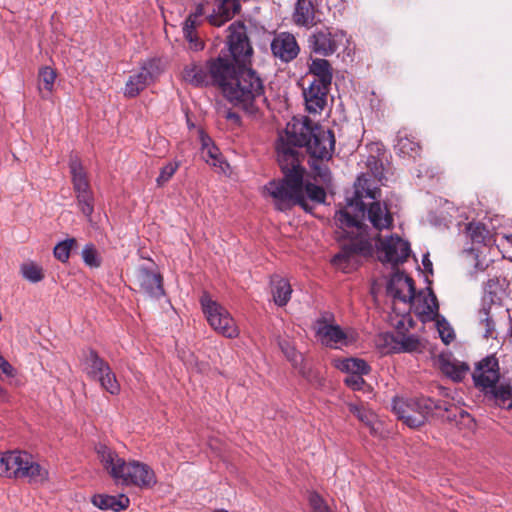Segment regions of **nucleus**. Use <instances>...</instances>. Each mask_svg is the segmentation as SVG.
<instances>
[{
	"label": "nucleus",
	"mask_w": 512,
	"mask_h": 512,
	"mask_svg": "<svg viewBox=\"0 0 512 512\" xmlns=\"http://www.w3.org/2000/svg\"><path fill=\"white\" fill-rule=\"evenodd\" d=\"M297 147H305L310 154V167L314 177L325 184L331 181L330 170L322 161L329 160L334 152L333 132L313 123L308 117H294L287 123L276 147L283 179L272 180L264 186V191L272 197L277 209L281 211L294 205L301 206L305 211L311 210L303 197L305 169L301 165Z\"/></svg>",
	"instance_id": "nucleus-1"
},
{
	"label": "nucleus",
	"mask_w": 512,
	"mask_h": 512,
	"mask_svg": "<svg viewBox=\"0 0 512 512\" xmlns=\"http://www.w3.org/2000/svg\"><path fill=\"white\" fill-rule=\"evenodd\" d=\"M381 191L372 185L371 180L362 174L355 182L353 197L347 200L345 208L335 214V223L339 237L349 239L341 250L332 258V264L344 273H350L360 263V256H371L373 239L361 219L367 215L372 226L378 230L390 229L393 226V215L385 203L379 201Z\"/></svg>",
	"instance_id": "nucleus-2"
},
{
	"label": "nucleus",
	"mask_w": 512,
	"mask_h": 512,
	"mask_svg": "<svg viewBox=\"0 0 512 512\" xmlns=\"http://www.w3.org/2000/svg\"><path fill=\"white\" fill-rule=\"evenodd\" d=\"M392 409L398 419L410 428L424 425L431 415H437L449 422H472L468 412L444 401H435L429 397L411 399L394 398Z\"/></svg>",
	"instance_id": "nucleus-3"
},
{
	"label": "nucleus",
	"mask_w": 512,
	"mask_h": 512,
	"mask_svg": "<svg viewBox=\"0 0 512 512\" xmlns=\"http://www.w3.org/2000/svg\"><path fill=\"white\" fill-rule=\"evenodd\" d=\"M224 97L246 115L257 118L267 103L262 78L251 68L239 69L238 76L224 89Z\"/></svg>",
	"instance_id": "nucleus-4"
},
{
	"label": "nucleus",
	"mask_w": 512,
	"mask_h": 512,
	"mask_svg": "<svg viewBox=\"0 0 512 512\" xmlns=\"http://www.w3.org/2000/svg\"><path fill=\"white\" fill-rule=\"evenodd\" d=\"M99 461L107 473L115 480L126 486L151 488L157 483L153 469L139 461L126 462L123 458L104 444L96 446Z\"/></svg>",
	"instance_id": "nucleus-5"
},
{
	"label": "nucleus",
	"mask_w": 512,
	"mask_h": 512,
	"mask_svg": "<svg viewBox=\"0 0 512 512\" xmlns=\"http://www.w3.org/2000/svg\"><path fill=\"white\" fill-rule=\"evenodd\" d=\"M202 311L210 327L226 338H236L239 329L230 312L204 292L200 297Z\"/></svg>",
	"instance_id": "nucleus-6"
},
{
	"label": "nucleus",
	"mask_w": 512,
	"mask_h": 512,
	"mask_svg": "<svg viewBox=\"0 0 512 512\" xmlns=\"http://www.w3.org/2000/svg\"><path fill=\"white\" fill-rule=\"evenodd\" d=\"M69 168L72 176V184L76 197L77 207L87 218V220L92 222L95 198L87 177V173L77 156H72L70 158Z\"/></svg>",
	"instance_id": "nucleus-7"
},
{
	"label": "nucleus",
	"mask_w": 512,
	"mask_h": 512,
	"mask_svg": "<svg viewBox=\"0 0 512 512\" xmlns=\"http://www.w3.org/2000/svg\"><path fill=\"white\" fill-rule=\"evenodd\" d=\"M85 370L91 379L98 381L100 386L111 395L120 393V384L115 373L94 350H90L85 356Z\"/></svg>",
	"instance_id": "nucleus-8"
},
{
	"label": "nucleus",
	"mask_w": 512,
	"mask_h": 512,
	"mask_svg": "<svg viewBox=\"0 0 512 512\" xmlns=\"http://www.w3.org/2000/svg\"><path fill=\"white\" fill-rule=\"evenodd\" d=\"M374 245L378 259L392 266L406 262L411 253L410 243L398 235H390L383 239L378 237L377 241L373 242Z\"/></svg>",
	"instance_id": "nucleus-9"
},
{
	"label": "nucleus",
	"mask_w": 512,
	"mask_h": 512,
	"mask_svg": "<svg viewBox=\"0 0 512 512\" xmlns=\"http://www.w3.org/2000/svg\"><path fill=\"white\" fill-rule=\"evenodd\" d=\"M162 73L159 59H148L142 63L139 70L132 73L126 81L124 95L128 98L138 96L146 87L152 84Z\"/></svg>",
	"instance_id": "nucleus-10"
},
{
	"label": "nucleus",
	"mask_w": 512,
	"mask_h": 512,
	"mask_svg": "<svg viewBox=\"0 0 512 512\" xmlns=\"http://www.w3.org/2000/svg\"><path fill=\"white\" fill-rule=\"evenodd\" d=\"M495 284L494 280H489L487 282L477 314L478 323L484 329L483 336L485 338L495 337V317L497 310L501 308L500 298L492 290V287L495 286Z\"/></svg>",
	"instance_id": "nucleus-11"
},
{
	"label": "nucleus",
	"mask_w": 512,
	"mask_h": 512,
	"mask_svg": "<svg viewBox=\"0 0 512 512\" xmlns=\"http://www.w3.org/2000/svg\"><path fill=\"white\" fill-rule=\"evenodd\" d=\"M348 42L346 33L342 30L328 28L318 30L309 37L310 49L319 55L330 56Z\"/></svg>",
	"instance_id": "nucleus-12"
},
{
	"label": "nucleus",
	"mask_w": 512,
	"mask_h": 512,
	"mask_svg": "<svg viewBox=\"0 0 512 512\" xmlns=\"http://www.w3.org/2000/svg\"><path fill=\"white\" fill-rule=\"evenodd\" d=\"M227 43L231 60L238 66L245 67L252 56V47L243 25L233 23L229 26Z\"/></svg>",
	"instance_id": "nucleus-13"
},
{
	"label": "nucleus",
	"mask_w": 512,
	"mask_h": 512,
	"mask_svg": "<svg viewBox=\"0 0 512 512\" xmlns=\"http://www.w3.org/2000/svg\"><path fill=\"white\" fill-rule=\"evenodd\" d=\"M242 68L231 59L222 56L209 60L208 70L211 75V85L218 86L224 94V89L230 86L238 76L239 69Z\"/></svg>",
	"instance_id": "nucleus-14"
},
{
	"label": "nucleus",
	"mask_w": 512,
	"mask_h": 512,
	"mask_svg": "<svg viewBox=\"0 0 512 512\" xmlns=\"http://www.w3.org/2000/svg\"><path fill=\"white\" fill-rule=\"evenodd\" d=\"M474 385L483 394L495 386L500 380L498 359L491 355L477 363L472 374Z\"/></svg>",
	"instance_id": "nucleus-15"
},
{
	"label": "nucleus",
	"mask_w": 512,
	"mask_h": 512,
	"mask_svg": "<svg viewBox=\"0 0 512 512\" xmlns=\"http://www.w3.org/2000/svg\"><path fill=\"white\" fill-rule=\"evenodd\" d=\"M316 335L321 343L330 348H341L356 341V333L352 330H343L339 325L319 323Z\"/></svg>",
	"instance_id": "nucleus-16"
},
{
	"label": "nucleus",
	"mask_w": 512,
	"mask_h": 512,
	"mask_svg": "<svg viewBox=\"0 0 512 512\" xmlns=\"http://www.w3.org/2000/svg\"><path fill=\"white\" fill-rule=\"evenodd\" d=\"M407 306L409 310L413 309L423 322L435 320L439 317L438 301L431 289L415 294L414 298Z\"/></svg>",
	"instance_id": "nucleus-17"
},
{
	"label": "nucleus",
	"mask_w": 512,
	"mask_h": 512,
	"mask_svg": "<svg viewBox=\"0 0 512 512\" xmlns=\"http://www.w3.org/2000/svg\"><path fill=\"white\" fill-rule=\"evenodd\" d=\"M387 293L405 305L414 298L415 286L411 277L402 272H395L387 283Z\"/></svg>",
	"instance_id": "nucleus-18"
},
{
	"label": "nucleus",
	"mask_w": 512,
	"mask_h": 512,
	"mask_svg": "<svg viewBox=\"0 0 512 512\" xmlns=\"http://www.w3.org/2000/svg\"><path fill=\"white\" fill-rule=\"evenodd\" d=\"M274 57L280 59L284 63L294 60L300 48L293 34L281 32L276 34L270 45Z\"/></svg>",
	"instance_id": "nucleus-19"
},
{
	"label": "nucleus",
	"mask_w": 512,
	"mask_h": 512,
	"mask_svg": "<svg viewBox=\"0 0 512 512\" xmlns=\"http://www.w3.org/2000/svg\"><path fill=\"white\" fill-rule=\"evenodd\" d=\"M136 281L140 289L148 296L160 298L164 295L162 276L152 269L140 266L136 270Z\"/></svg>",
	"instance_id": "nucleus-20"
},
{
	"label": "nucleus",
	"mask_w": 512,
	"mask_h": 512,
	"mask_svg": "<svg viewBox=\"0 0 512 512\" xmlns=\"http://www.w3.org/2000/svg\"><path fill=\"white\" fill-rule=\"evenodd\" d=\"M329 86L312 82L307 88H303V97L306 109L309 113L320 114L327 103Z\"/></svg>",
	"instance_id": "nucleus-21"
},
{
	"label": "nucleus",
	"mask_w": 512,
	"mask_h": 512,
	"mask_svg": "<svg viewBox=\"0 0 512 512\" xmlns=\"http://www.w3.org/2000/svg\"><path fill=\"white\" fill-rule=\"evenodd\" d=\"M27 453L13 450L0 453V476L18 479L20 465L26 464Z\"/></svg>",
	"instance_id": "nucleus-22"
},
{
	"label": "nucleus",
	"mask_w": 512,
	"mask_h": 512,
	"mask_svg": "<svg viewBox=\"0 0 512 512\" xmlns=\"http://www.w3.org/2000/svg\"><path fill=\"white\" fill-rule=\"evenodd\" d=\"M438 366L443 374L456 382L462 381L470 370L466 362L456 359L452 354L439 355Z\"/></svg>",
	"instance_id": "nucleus-23"
},
{
	"label": "nucleus",
	"mask_w": 512,
	"mask_h": 512,
	"mask_svg": "<svg viewBox=\"0 0 512 512\" xmlns=\"http://www.w3.org/2000/svg\"><path fill=\"white\" fill-rule=\"evenodd\" d=\"M204 15V5L202 3L197 4L195 10L188 15L183 24V35L185 39L190 43L191 48L194 50H200L203 48V43L199 40L195 30L200 24V18Z\"/></svg>",
	"instance_id": "nucleus-24"
},
{
	"label": "nucleus",
	"mask_w": 512,
	"mask_h": 512,
	"mask_svg": "<svg viewBox=\"0 0 512 512\" xmlns=\"http://www.w3.org/2000/svg\"><path fill=\"white\" fill-rule=\"evenodd\" d=\"M294 24L298 27L312 28L318 22L316 9L311 0H297L292 15Z\"/></svg>",
	"instance_id": "nucleus-25"
},
{
	"label": "nucleus",
	"mask_w": 512,
	"mask_h": 512,
	"mask_svg": "<svg viewBox=\"0 0 512 512\" xmlns=\"http://www.w3.org/2000/svg\"><path fill=\"white\" fill-rule=\"evenodd\" d=\"M483 395L485 399L499 408L512 409V384L508 381L498 382Z\"/></svg>",
	"instance_id": "nucleus-26"
},
{
	"label": "nucleus",
	"mask_w": 512,
	"mask_h": 512,
	"mask_svg": "<svg viewBox=\"0 0 512 512\" xmlns=\"http://www.w3.org/2000/svg\"><path fill=\"white\" fill-rule=\"evenodd\" d=\"M240 10L239 0H222L214 14L208 17V21L211 25L220 27L231 20Z\"/></svg>",
	"instance_id": "nucleus-27"
},
{
	"label": "nucleus",
	"mask_w": 512,
	"mask_h": 512,
	"mask_svg": "<svg viewBox=\"0 0 512 512\" xmlns=\"http://www.w3.org/2000/svg\"><path fill=\"white\" fill-rule=\"evenodd\" d=\"M26 462V464L20 465L18 478H25L31 484H43L48 480V470L33 461L32 456L28 453Z\"/></svg>",
	"instance_id": "nucleus-28"
},
{
	"label": "nucleus",
	"mask_w": 512,
	"mask_h": 512,
	"mask_svg": "<svg viewBox=\"0 0 512 512\" xmlns=\"http://www.w3.org/2000/svg\"><path fill=\"white\" fill-rule=\"evenodd\" d=\"M183 79L195 87L210 86L211 75L208 70V62L206 65L197 63L186 65L183 70Z\"/></svg>",
	"instance_id": "nucleus-29"
},
{
	"label": "nucleus",
	"mask_w": 512,
	"mask_h": 512,
	"mask_svg": "<svg viewBox=\"0 0 512 512\" xmlns=\"http://www.w3.org/2000/svg\"><path fill=\"white\" fill-rule=\"evenodd\" d=\"M394 149L402 157L416 158L420 155L421 146L407 130L403 129L397 133Z\"/></svg>",
	"instance_id": "nucleus-30"
},
{
	"label": "nucleus",
	"mask_w": 512,
	"mask_h": 512,
	"mask_svg": "<svg viewBox=\"0 0 512 512\" xmlns=\"http://www.w3.org/2000/svg\"><path fill=\"white\" fill-rule=\"evenodd\" d=\"M92 503L101 510L119 512L128 508L130 500L124 494L117 496L98 494L93 496Z\"/></svg>",
	"instance_id": "nucleus-31"
},
{
	"label": "nucleus",
	"mask_w": 512,
	"mask_h": 512,
	"mask_svg": "<svg viewBox=\"0 0 512 512\" xmlns=\"http://www.w3.org/2000/svg\"><path fill=\"white\" fill-rule=\"evenodd\" d=\"M309 70L314 76L312 82L325 84L326 86L331 85L332 68L328 60L323 58L312 59Z\"/></svg>",
	"instance_id": "nucleus-32"
},
{
	"label": "nucleus",
	"mask_w": 512,
	"mask_h": 512,
	"mask_svg": "<svg viewBox=\"0 0 512 512\" xmlns=\"http://www.w3.org/2000/svg\"><path fill=\"white\" fill-rule=\"evenodd\" d=\"M273 300L278 306H285L291 298V285L288 280L279 276L271 279Z\"/></svg>",
	"instance_id": "nucleus-33"
},
{
	"label": "nucleus",
	"mask_w": 512,
	"mask_h": 512,
	"mask_svg": "<svg viewBox=\"0 0 512 512\" xmlns=\"http://www.w3.org/2000/svg\"><path fill=\"white\" fill-rule=\"evenodd\" d=\"M279 348L286 357V359L292 364V366L299 371L303 376L307 377L305 368L303 366V356L299 353L295 346L288 339H279Z\"/></svg>",
	"instance_id": "nucleus-34"
},
{
	"label": "nucleus",
	"mask_w": 512,
	"mask_h": 512,
	"mask_svg": "<svg viewBox=\"0 0 512 512\" xmlns=\"http://www.w3.org/2000/svg\"><path fill=\"white\" fill-rule=\"evenodd\" d=\"M334 365L347 375L368 374L370 372V367L366 361L358 358L337 359L334 361Z\"/></svg>",
	"instance_id": "nucleus-35"
},
{
	"label": "nucleus",
	"mask_w": 512,
	"mask_h": 512,
	"mask_svg": "<svg viewBox=\"0 0 512 512\" xmlns=\"http://www.w3.org/2000/svg\"><path fill=\"white\" fill-rule=\"evenodd\" d=\"M202 155L206 163L217 168L218 172L226 174L229 164L222 158L219 149L214 145L203 143Z\"/></svg>",
	"instance_id": "nucleus-36"
},
{
	"label": "nucleus",
	"mask_w": 512,
	"mask_h": 512,
	"mask_svg": "<svg viewBox=\"0 0 512 512\" xmlns=\"http://www.w3.org/2000/svg\"><path fill=\"white\" fill-rule=\"evenodd\" d=\"M395 344L394 349L397 352H421L423 349V345L416 335H398L395 338Z\"/></svg>",
	"instance_id": "nucleus-37"
},
{
	"label": "nucleus",
	"mask_w": 512,
	"mask_h": 512,
	"mask_svg": "<svg viewBox=\"0 0 512 512\" xmlns=\"http://www.w3.org/2000/svg\"><path fill=\"white\" fill-rule=\"evenodd\" d=\"M20 271L22 276L32 283L40 282L44 278L42 268L34 262L23 263Z\"/></svg>",
	"instance_id": "nucleus-38"
},
{
	"label": "nucleus",
	"mask_w": 512,
	"mask_h": 512,
	"mask_svg": "<svg viewBox=\"0 0 512 512\" xmlns=\"http://www.w3.org/2000/svg\"><path fill=\"white\" fill-rule=\"evenodd\" d=\"M348 408L349 411L365 425L370 426L373 424L375 414L363 404L349 403Z\"/></svg>",
	"instance_id": "nucleus-39"
},
{
	"label": "nucleus",
	"mask_w": 512,
	"mask_h": 512,
	"mask_svg": "<svg viewBox=\"0 0 512 512\" xmlns=\"http://www.w3.org/2000/svg\"><path fill=\"white\" fill-rule=\"evenodd\" d=\"M74 246H77L75 238H68L64 241L59 242L54 247V256L61 262H66L69 259L70 252Z\"/></svg>",
	"instance_id": "nucleus-40"
},
{
	"label": "nucleus",
	"mask_w": 512,
	"mask_h": 512,
	"mask_svg": "<svg viewBox=\"0 0 512 512\" xmlns=\"http://www.w3.org/2000/svg\"><path fill=\"white\" fill-rule=\"evenodd\" d=\"M305 194L310 200L316 203H324L326 198L325 190L313 183H306L305 185L303 184V197H305ZM304 199L306 200V198Z\"/></svg>",
	"instance_id": "nucleus-41"
},
{
	"label": "nucleus",
	"mask_w": 512,
	"mask_h": 512,
	"mask_svg": "<svg viewBox=\"0 0 512 512\" xmlns=\"http://www.w3.org/2000/svg\"><path fill=\"white\" fill-rule=\"evenodd\" d=\"M179 166V161H170L166 165H164L161 168L160 174L156 179L157 185L159 187L164 186L173 177L175 172L178 170Z\"/></svg>",
	"instance_id": "nucleus-42"
},
{
	"label": "nucleus",
	"mask_w": 512,
	"mask_h": 512,
	"mask_svg": "<svg viewBox=\"0 0 512 512\" xmlns=\"http://www.w3.org/2000/svg\"><path fill=\"white\" fill-rule=\"evenodd\" d=\"M82 259L90 267H99L101 264L98 252L93 244H86L82 250Z\"/></svg>",
	"instance_id": "nucleus-43"
},
{
	"label": "nucleus",
	"mask_w": 512,
	"mask_h": 512,
	"mask_svg": "<svg viewBox=\"0 0 512 512\" xmlns=\"http://www.w3.org/2000/svg\"><path fill=\"white\" fill-rule=\"evenodd\" d=\"M56 79V72L49 66H45L39 71V81L43 83L44 89L51 93L54 87V82Z\"/></svg>",
	"instance_id": "nucleus-44"
},
{
	"label": "nucleus",
	"mask_w": 512,
	"mask_h": 512,
	"mask_svg": "<svg viewBox=\"0 0 512 512\" xmlns=\"http://www.w3.org/2000/svg\"><path fill=\"white\" fill-rule=\"evenodd\" d=\"M437 319V330L441 340L445 344L451 343L455 338V333L450 324L444 319Z\"/></svg>",
	"instance_id": "nucleus-45"
},
{
	"label": "nucleus",
	"mask_w": 512,
	"mask_h": 512,
	"mask_svg": "<svg viewBox=\"0 0 512 512\" xmlns=\"http://www.w3.org/2000/svg\"><path fill=\"white\" fill-rule=\"evenodd\" d=\"M311 512H332L326 501L316 492H312L308 498Z\"/></svg>",
	"instance_id": "nucleus-46"
},
{
	"label": "nucleus",
	"mask_w": 512,
	"mask_h": 512,
	"mask_svg": "<svg viewBox=\"0 0 512 512\" xmlns=\"http://www.w3.org/2000/svg\"><path fill=\"white\" fill-rule=\"evenodd\" d=\"M468 231L473 242L484 243L488 230L482 224H469Z\"/></svg>",
	"instance_id": "nucleus-47"
},
{
	"label": "nucleus",
	"mask_w": 512,
	"mask_h": 512,
	"mask_svg": "<svg viewBox=\"0 0 512 512\" xmlns=\"http://www.w3.org/2000/svg\"><path fill=\"white\" fill-rule=\"evenodd\" d=\"M413 321L409 313H404L396 320L394 327L399 332V335L404 334L403 331H407L412 327Z\"/></svg>",
	"instance_id": "nucleus-48"
},
{
	"label": "nucleus",
	"mask_w": 512,
	"mask_h": 512,
	"mask_svg": "<svg viewBox=\"0 0 512 512\" xmlns=\"http://www.w3.org/2000/svg\"><path fill=\"white\" fill-rule=\"evenodd\" d=\"M363 375L364 374L347 375L346 378L344 379V382L353 390H361L363 385L365 384Z\"/></svg>",
	"instance_id": "nucleus-49"
},
{
	"label": "nucleus",
	"mask_w": 512,
	"mask_h": 512,
	"mask_svg": "<svg viewBox=\"0 0 512 512\" xmlns=\"http://www.w3.org/2000/svg\"><path fill=\"white\" fill-rule=\"evenodd\" d=\"M0 371L7 377H14L16 374L13 366L2 355H0Z\"/></svg>",
	"instance_id": "nucleus-50"
},
{
	"label": "nucleus",
	"mask_w": 512,
	"mask_h": 512,
	"mask_svg": "<svg viewBox=\"0 0 512 512\" xmlns=\"http://www.w3.org/2000/svg\"><path fill=\"white\" fill-rule=\"evenodd\" d=\"M224 113H225L224 118L226 120L230 121L233 125H235V126L241 125V117L237 112L228 109Z\"/></svg>",
	"instance_id": "nucleus-51"
},
{
	"label": "nucleus",
	"mask_w": 512,
	"mask_h": 512,
	"mask_svg": "<svg viewBox=\"0 0 512 512\" xmlns=\"http://www.w3.org/2000/svg\"><path fill=\"white\" fill-rule=\"evenodd\" d=\"M422 264L427 272L432 273V262L430 261L428 255L423 256Z\"/></svg>",
	"instance_id": "nucleus-52"
},
{
	"label": "nucleus",
	"mask_w": 512,
	"mask_h": 512,
	"mask_svg": "<svg viewBox=\"0 0 512 512\" xmlns=\"http://www.w3.org/2000/svg\"><path fill=\"white\" fill-rule=\"evenodd\" d=\"M503 240L510 246H512V234L504 235Z\"/></svg>",
	"instance_id": "nucleus-53"
},
{
	"label": "nucleus",
	"mask_w": 512,
	"mask_h": 512,
	"mask_svg": "<svg viewBox=\"0 0 512 512\" xmlns=\"http://www.w3.org/2000/svg\"><path fill=\"white\" fill-rule=\"evenodd\" d=\"M6 396V391L0 386V398H3Z\"/></svg>",
	"instance_id": "nucleus-54"
},
{
	"label": "nucleus",
	"mask_w": 512,
	"mask_h": 512,
	"mask_svg": "<svg viewBox=\"0 0 512 512\" xmlns=\"http://www.w3.org/2000/svg\"><path fill=\"white\" fill-rule=\"evenodd\" d=\"M213 512H228V511H227V510H225V509H217V510H215V511H213Z\"/></svg>",
	"instance_id": "nucleus-55"
},
{
	"label": "nucleus",
	"mask_w": 512,
	"mask_h": 512,
	"mask_svg": "<svg viewBox=\"0 0 512 512\" xmlns=\"http://www.w3.org/2000/svg\"><path fill=\"white\" fill-rule=\"evenodd\" d=\"M509 335L512 338V325H511V328H510V331H509Z\"/></svg>",
	"instance_id": "nucleus-56"
}]
</instances>
